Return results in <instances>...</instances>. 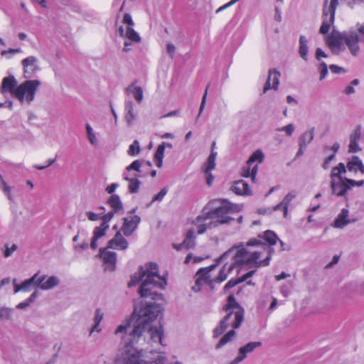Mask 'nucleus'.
Wrapping results in <instances>:
<instances>
[{"label":"nucleus","instance_id":"1","mask_svg":"<svg viewBox=\"0 0 364 364\" xmlns=\"http://www.w3.org/2000/svg\"><path fill=\"white\" fill-rule=\"evenodd\" d=\"M165 276L159 273L154 262L141 266L128 283L129 287L139 285L138 293L159 303L139 306L132 314L119 325L114 334L121 339L116 364H168L167 353L163 350L164 330L161 324L162 305L165 299L157 289H165Z\"/></svg>","mask_w":364,"mask_h":364},{"label":"nucleus","instance_id":"2","mask_svg":"<svg viewBox=\"0 0 364 364\" xmlns=\"http://www.w3.org/2000/svg\"><path fill=\"white\" fill-rule=\"evenodd\" d=\"M271 248L261 240H250L246 247H232L217 260V264L200 269L195 275L192 289L198 292L205 287L225 281L234 269L240 265L266 266L269 264Z\"/></svg>","mask_w":364,"mask_h":364},{"label":"nucleus","instance_id":"3","mask_svg":"<svg viewBox=\"0 0 364 364\" xmlns=\"http://www.w3.org/2000/svg\"><path fill=\"white\" fill-rule=\"evenodd\" d=\"M326 42L333 54H340L347 47L352 55L357 56L360 43L364 42V23H358L344 33L333 29L326 37Z\"/></svg>","mask_w":364,"mask_h":364},{"label":"nucleus","instance_id":"4","mask_svg":"<svg viewBox=\"0 0 364 364\" xmlns=\"http://www.w3.org/2000/svg\"><path fill=\"white\" fill-rule=\"evenodd\" d=\"M38 80H27L17 85V80L14 75H9L2 79L0 92L2 95L10 93L22 105H30L34 100L36 91L41 85Z\"/></svg>","mask_w":364,"mask_h":364},{"label":"nucleus","instance_id":"5","mask_svg":"<svg viewBox=\"0 0 364 364\" xmlns=\"http://www.w3.org/2000/svg\"><path fill=\"white\" fill-rule=\"evenodd\" d=\"M205 208L210 214V224L215 228L222 225L230 224L234 220L230 215L241 212L244 205L232 203L228 200H215L209 203Z\"/></svg>","mask_w":364,"mask_h":364},{"label":"nucleus","instance_id":"6","mask_svg":"<svg viewBox=\"0 0 364 364\" xmlns=\"http://www.w3.org/2000/svg\"><path fill=\"white\" fill-rule=\"evenodd\" d=\"M330 187L332 195L336 197H345L354 187L364 186V180H354L346 176L344 163L340 162L333 167L329 175Z\"/></svg>","mask_w":364,"mask_h":364},{"label":"nucleus","instance_id":"7","mask_svg":"<svg viewBox=\"0 0 364 364\" xmlns=\"http://www.w3.org/2000/svg\"><path fill=\"white\" fill-rule=\"evenodd\" d=\"M225 311L226 314L224 316V318L214 329L213 335L215 338L222 335L228 326H231L233 328H238L243 320V310L236 303L232 296H230L228 297V303L225 307Z\"/></svg>","mask_w":364,"mask_h":364},{"label":"nucleus","instance_id":"8","mask_svg":"<svg viewBox=\"0 0 364 364\" xmlns=\"http://www.w3.org/2000/svg\"><path fill=\"white\" fill-rule=\"evenodd\" d=\"M123 25L118 28L117 33L120 37L125 39L123 50L128 52L131 50V45L139 43L141 38L139 34L134 29V23L129 14H125L122 19Z\"/></svg>","mask_w":364,"mask_h":364},{"label":"nucleus","instance_id":"9","mask_svg":"<svg viewBox=\"0 0 364 364\" xmlns=\"http://www.w3.org/2000/svg\"><path fill=\"white\" fill-rule=\"evenodd\" d=\"M193 228L190 230H195V236L204 234L208 229L214 228L210 224V214L205 206L203 208L200 213L191 221Z\"/></svg>","mask_w":364,"mask_h":364},{"label":"nucleus","instance_id":"10","mask_svg":"<svg viewBox=\"0 0 364 364\" xmlns=\"http://www.w3.org/2000/svg\"><path fill=\"white\" fill-rule=\"evenodd\" d=\"M113 213H108L102 217V223L101 225L96 227L93 230V236L90 241V247L93 250L97 248L105 236L106 231L109 228L108 223L112 218Z\"/></svg>","mask_w":364,"mask_h":364},{"label":"nucleus","instance_id":"11","mask_svg":"<svg viewBox=\"0 0 364 364\" xmlns=\"http://www.w3.org/2000/svg\"><path fill=\"white\" fill-rule=\"evenodd\" d=\"M362 139V127L357 125L354 127L348 136V153L357 154L362 151L360 141Z\"/></svg>","mask_w":364,"mask_h":364},{"label":"nucleus","instance_id":"12","mask_svg":"<svg viewBox=\"0 0 364 364\" xmlns=\"http://www.w3.org/2000/svg\"><path fill=\"white\" fill-rule=\"evenodd\" d=\"M337 0H331L329 5L327 4L323 9V21L320 28V32L326 34L330 30L331 24L334 21L335 10Z\"/></svg>","mask_w":364,"mask_h":364},{"label":"nucleus","instance_id":"13","mask_svg":"<svg viewBox=\"0 0 364 364\" xmlns=\"http://www.w3.org/2000/svg\"><path fill=\"white\" fill-rule=\"evenodd\" d=\"M23 76L25 78L33 77L39 70V60L33 55L28 56L21 60Z\"/></svg>","mask_w":364,"mask_h":364},{"label":"nucleus","instance_id":"14","mask_svg":"<svg viewBox=\"0 0 364 364\" xmlns=\"http://www.w3.org/2000/svg\"><path fill=\"white\" fill-rule=\"evenodd\" d=\"M217 155L218 153L214 150L213 146L210 151V154L202 168L205 175L206 183L209 186H212L214 181V176L212 174V171L215 168L216 166Z\"/></svg>","mask_w":364,"mask_h":364},{"label":"nucleus","instance_id":"15","mask_svg":"<svg viewBox=\"0 0 364 364\" xmlns=\"http://www.w3.org/2000/svg\"><path fill=\"white\" fill-rule=\"evenodd\" d=\"M356 221L357 218L350 214L349 209L348 208H343L336 215L331 225L334 228L343 229Z\"/></svg>","mask_w":364,"mask_h":364},{"label":"nucleus","instance_id":"16","mask_svg":"<svg viewBox=\"0 0 364 364\" xmlns=\"http://www.w3.org/2000/svg\"><path fill=\"white\" fill-rule=\"evenodd\" d=\"M99 256L103 262L105 271L113 272L116 268L117 255L106 248H100Z\"/></svg>","mask_w":364,"mask_h":364},{"label":"nucleus","instance_id":"17","mask_svg":"<svg viewBox=\"0 0 364 364\" xmlns=\"http://www.w3.org/2000/svg\"><path fill=\"white\" fill-rule=\"evenodd\" d=\"M345 173L346 174L347 171L357 175L358 173L364 175V164L361 159L358 156H352L349 158L344 164Z\"/></svg>","mask_w":364,"mask_h":364},{"label":"nucleus","instance_id":"18","mask_svg":"<svg viewBox=\"0 0 364 364\" xmlns=\"http://www.w3.org/2000/svg\"><path fill=\"white\" fill-rule=\"evenodd\" d=\"M314 138V128H309L304 132L299 138V149L296 156L304 154L307 146L311 143Z\"/></svg>","mask_w":364,"mask_h":364},{"label":"nucleus","instance_id":"19","mask_svg":"<svg viewBox=\"0 0 364 364\" xmlns=\"http://www.w3.org/2000/svg\"><path fill=\"white\" fill-rule=\"evenodd\" d=\"M141 218L136 215H130L124 218V223L121 228L122 232L126 236L131 235L137 228Z\"/></svg>","mask_w":364,"mask_h":364},{"label":"nucleus","instance_id":"20","mask_svg":"<svg viewBox=\"0 0 364 364\" xmlns=\"http://www.w3.org/2000/svg\"><path fill=\"white\" fill-rule=\"evenodd\" d=\"M261 342H250L247 345L239 348L238 355L228 364H239L247 355L257 348L261 346Z\"/></svg>","mask_w":364,"mask_h":364},{"label":"nucleus","instance_id":"21","mask_svg":"<svg viewBox=\"0 0 364 364\" xmlns=\"http://www.w3.org/2000/svg\"><path fill=\"white\" fill-rule=\"evenodd\" d=\"M38 273L37 286L42 290H49L59 284V279L56 276L39 275Z\"/></svg>","mask_w":364,"mask_h":364},{"label":"nucleus","instance_id":"22","mask_svg":"<svg viewBox=\"0 0 364 364\" xmlns=\"http://www.w3.org/2000/svg\"><path fill=\"white\" fill-rule=\"evenodd\" d=\"M280 76L281 73L277 69L269 70L267 80L263 88V93L267 92L270 89L277 90L279 85Z\"/></svg>","mask_w":364,"mask_h":364},{"label":"nucleus","instance_id":"23","mask_svg":"<svg viewBox=\"0 0 364 364\" xmlns=\"http://www.w3.org/2000/svg\"><path fill=\"white\" fill-rule=\"evenodd\" d=\"M195 230H188L186 232V237L183 242L180 244H173V247L176 250H181L183 249H190L195 245Z\"/></svg>","mask_w":364,"mask_h":364},{"label":"nucleus","instance_id":"24","mask_svg":"<svg viewBox=\"0 0 364 364\" xmlns=\"http://www.w3.org/2000/svg\"><path fill=\"white\" fill-rule=\"evenodd\" d=\"M128 247V242L120 232H117L115 236L108 242V247L117 250H126Z\"/></svg>","mask_w":364,"mask_h":364},{"label":"nucleus","instance_id":"25","mask_svg":"<svg viewBox=\"0 0 364 364\" xmlns=\"http://www.w3.org/2000/svg\"><path fill=\"white\" fill-rule=\"evenodd\" d=\"M137 112L134 109V103L131 100L125 102L124 119L129 126L133 125L136 119Z\"/></svg>","mask_w":364,"mask_h":364},{"label":"nucleus","instance_id":"26","mask_svg":"<svg viewBox=\"0 0 364 364\" xmlns=\"http://www.w3.org/2000/svg\"><path fill=\"white\" fill-rule=\"evenodd\" d=\"M231 190L240 196H251L252 193L247 183L242 180L235 182L231 186Z\"/></svg>","mask_w":364,"mask_h":364},{"label":"nucleus","instance_id":"27","mask_svg":"<svg viewBox=\"0 0 364 364\" xmlns=\"http://www.w3.org/2000/svg\"><path fill=\"white\" fill-rule=\"evenodd\" d=\"M104 311L102 309L98 308L95 311V315L93 318L94 325L92 326L90 331V335H92L93 333H100L102 331V328H100V323L104 318Z\"/></svg>","mask_w":364,"mask_h":364},{"label":"nucleus","instance_id":"28","mask_svg":"<svg viewBox=\"0 0 364 364\" xmlns=\"http://www.w3.org/2000/svg\"><path fill=\"white\" fill-rule=\"evenodd\" d=\"M295 197L296 193L294 191L289 192L286 195L282 201L274 208V210L282 209L283 216L286 217L287 215L288 206Z\"/></svg>","mask_w":364,"mask_h":364},{"label":"nucleus","instance_id":"29","mask_svg":"<svg viewBox=\"0 0 364 364\" xmlns=\"http://www.w3.org/2000/svg\"><path fill=\"white\" fill-rule=\"evenodd\" d=\"M309 41L304 36L299 38V54L300 57L305 61L309 59Z\"/></svg>","mask_w":364,"mask_h":364},{"label":"nucleus","instance_id":"30","mask_svg":"<svg viewBox=\"0 0 364 364\" xmlns=\"http://www.w3.org/2000/svg\"><path fill=\"white\" fill-rule=\"evenodd\" d=\"M128 95L134 97L138 103H141L143 100L142 88L135 84H132L127 89Z\"/></svg>","mask_w":364,"mask_h":364},{"label":"nucleus","instance_id":"31","mask_svg":"<svg viewBox=\"0 0 364 364\" xmlns=\"http://www.w3.org/2000/svg\"><path fill=\"white\" fill-rule=\"evenodd\" d=\"M38 273H36L30 279L25 280L21 283L22 291L27 292L30 291L32 289L38 287L37 286Z\"/></svg>","mask_w":364,"mask_h":364},{"label":"nucleus","instance_id":"32","mask_svg":"<svg viewBox=\"0 0 364 364\" xmlns=\"http://www.w3.org/2000/svg\"><path fill=\"white\" fill-rule=\"evenodd\" d=\"M264 159V154L261 150H256L249 158L247 161V166L250 167V166H253L257 164V167L258 164H261Z\"/></svg>","mask_w":364,"mask_h":364},{"label":"nucleus","instance_id":"33","mask_svg":"<svg viewBox=\"0 0 364 364\" xmlns=\"http://www.w3.org/2000/svg\"><path fill=\"white\" fill-rule=\"evenodd\" d=\"M165 151V144H161L156 151L154 154L155 164L158 168H161L163 166V159Z\"/></svg>","mask_w":364,"mask_h":364},{"label":"nucleus","instance_id":"34","mask_svg":"<svg viewBox=\"0 0 364 364\" xmlns=\"http://www.w3.org/2000/svg\"><path fill=\"white\" fill-rule=\"evenodd\" d=\"M108 203L110 205V207L113 209V210L110 212L112 213L113 214L114 213H118L121 211L122 209V202L119 199V197L117 195H112L109 199Z\"/></svg>","mask_w":364,"mask_h":364},{"label":"nucleus","instance_id":"35","mask_svg":"<svg viewBox=\"0 0 364 364\" xmlns=\"http://www.w3.org/2000/svg\"><path fill=\"white\" fill-rule=\"evenodd\" d=\"M85 131L87 138L92 146H97L98 144V139L95 132L90 124H85Z\"/></svg>","mask_w":364,"mask_h":364},{"label":"nucleus","instance_id":"36","mask_svg":"<svg viewBox=\"0 0 364 364\" xmlns=\"http://www.w3.org/2000/svg\"><path fill=\"white\" fill-rule=\"evenodd\" d=\"M18 250V245L16 243L9 244L5 243L1 247V251L5 258H8Z\"/></svg>","mask_w":364,"mask_h":364},{"label":"nucleus","instance_id":"37","mask_svg":"<svg viewBox=\"0 0 364 364\" xmlns=\"http://www.w3.org/2000/svg\"><path fill=\"white\" fill-rule=\"evenodd\" d=\"M235 336V333L234 330L229 331L226 334H225L223 338L220 340L218 343L215 346L216 349H219L224 346L225 344L232 341Z\"/></svg>","mask_w":364,"mask_h":364},{"label":"nucleus","instance_id":"38","mask_svg":"<svg viewBox=\"0 0 364 364\" xmlns=\"http://www.w3.org/2000/svg\"><path fill=\"white\" fill-rule=\"evenodd\" d=\"M257 164L250 166V167L248 166L247 164L246 166L244 167V168L242 170V175L244 177H250V178H252V180L253 181H255L256 175H257Z\"/></svg>","mask_w":364,"mask_h":364},{"label":"nucleus","instance_id":"39","mask_svg":"<svg viewBox=\"0 0 364 364\" xmlns=\"http://www.w3.org/2000/svg\"><path fill=\"white\" fill-rule=\"evenodd\" d=\"M261 239L264 240L269 245L276 244L279 240L277 235L271 230L265 231L264 235L261 237Z\"/></svg>","mask_w":364,"mask_h":364},{"label":"nucleus","instance_id":"40","mask_svg":"<svg viewBox=\"0 0 364 364\" xmlns=\"http://www.w3.org/2000/svg\"><path fill=\"white\" fill-rule=\"evenodd\" d=\"M38 296V291H35L34 292H33L31 294V296L28 299H26L25 301L19 303L16 306V308L17 309H25V308L28 307L31 303L35 301V300L37 299Z\"/></svg>","mask_w":364,"mask_h":364},{"label":"nucleus","instance_id":"41","mask_svg":"<svg viewBox=\"0 0 364 364\" xmlns=\"http://www.w3.org/2000/svg\"><path fill=\"white\" fill-rule=\"evenodd\" d=\"M254 274V271H250L248 273L245 274H243L242 276L240 277V278L237 280H233V279H230L225 286V289H228V288H231V287H235L237 283L239 282H243L245 280H246L247 278L250 277L252 276V274Z\"/></svg>","mask_w":364,"mask_h":364},{"label":"nucleus","instance_id":"42","mask_svg":"<svg viewBox=\"0 0 364 364\" xmlns=\"http://www.w3.org/2000/svg\"><path fill=\"white\" fill-rule=\"evenodd\" d=\"M141 151L139 142L137 140H134L129 146L127 150L128 155L131 156H137Z\"/></svg>","mask_w":364,"mask_h":364},{"label":"nucleus","instance_id":"43","mask_svg":"<svg viewBox=\"0 0 364 364\" xmlns=\"http://www.w3.org/2000/svg\"><path fill=\"white\" fill-rule=\"evenodd\" d=\"M296 126L293 123H289L277 129V132H284L285 135L289 137L294 134Z\"/></svg>","mask_w":364,"mask_h":364},{"label":"nucleus","instance_id":"44","mask_svg":"<svg viewBox=\"0 0 364 364\" xmlns=\"http://www.w3.org/2000/svg\"><path fill=\"white\" fill-rule=\"evenodd\" d=\"M124 180L129 181V190L131 193H136L139 191L140 182L136 178H129L124 176Z\"/></svg>","mask_w":364,"mask_h":364},{"label":"nucleus","instance_id":"45","mask_svg":"<svg viewBox=\"0 0 364 364\" xmlns=\"http://www.w3.org/2000/svg\"><path fill=\"white\" fill-rule=\"evenodd\" d=\"M22 52V49L21 48H9L7 50H4L1 52V57H4L8 60L11 59L14 55L16 53H19Z\"/></svg>","mask_w":364,"mask_h":364},{"label":"nucleus","instance_id":"46","mask_svg":"<svg viewBox=\"0 0 364 364\" xmlns=\"http://www.w3.org/2000/svg\"><path fill=\"white\" fill-rule=\"evenodd\" d=\"M360 83V81L358 79H354L351 81V82L346 87L344 92L348 95H352L355 92V87L358 86Z\"/></svg>","mask_w":364,"mask_h":364},{"label":"nucleus","instance_id":"47","mask_svg":"<svg viewBox=\"0 0 364 364\" xmlns=\"http://www.w3.org/2000/svg\"><path fill=\"white\" fill-rule=\"evenodd\" d=\"M327 156L325 158L322 167L323 169L327 170L330 168L331 163L335 160L336 156L333 154H326Z\"/></svg>","mask_w":364,"mask_h":364},{"label":"nucleus","instance_id":"48","mask_svg":"<svg viewBox=\"0 0 364 364\" xmlns=\"http://www.w3.org/2000/svg\"><path fill=\"white\" fill-rule=\"evenodd\" d=\"M203 259H204L203 257L194 256L192 254H189L186 257L185 263L186 264H189V263L196 264V263H199V262H202Z\"/></svg>","mask_w":364,"mask_h":364},{"label":"nucleus","instance_id":"49","mask_svg":"<svg viewBox=\"0 0 364 364\" xmlns=\"http://www.w3.org/2000/svg\"><path fill=\"white\" fill-rule=\"evenodd\" d=\"M340 147L341 145L338 142H334L332 144V145L326 147V154H333L334 156H336V154L338 152Z\"/></svg>","mask_w":364,"mask_h":364},{"label":"nucleus","instance_id":"50","mask_svg":"<svg viewBox=\"0 0 364 364\" xmlns=\"http://www.w3.org/2000/svg\"><path fill=\"white\" fill-rule=\"evenodd\" d=\"M0 188L8 196L9 198H11V187L8 186L5 181L3 179L0 181Z\"/></svg>","mask_w":364,"mask_h":364},{"label":"nucleus","instance_id":"51","mask_svg":"<svg viewBox=\"0 0 364 364\" xmlns=\"http://www.w3.org/2000/svg\"><path fill=\"white\" fill-rule=\"evenodd\" d=\"M318 69L320 72V80H323L328 74L327 65L325 63H321L318 66Z\"/></svg>","mask_w":364,"mask_h":364},{"label":"nucleus","instance_id":"52","mask_svg":"<svg viewBox=\"0 0 364 364\" xmlns=\"http://www.w3.org/2000/svg\"><path fill=\"white\" fill-rule=\"evenodd\" d=\"M142 162L139 160L134 161L129 166L127 167V171H140Z\"/></svg>","mask_w":364,"mask_h":364},{"label":"nucleus","instance_id":"53","mask_svg":"<svg viewBox=\"0 0 364 364\" xmlns=\"http://www.w3.org/2000/svg\"><path fill=\"white\" fill-rule=\"evenodd\" d=\"M85 215H86L87 218L91 221H96L99 219L102 220V217L105 216V215H102L101 213H95L92 211L86 212Z\"/></svg>","mask_w":364,"mask_h":364},{"label":"nucleus","instance_id":"54","mask_svg":"<svg viewBox=\"0 0 364 364\" xmlns=\"http://www.w3.org/2000/svg\"><path fill=\"white\" fill-rule=\"evenodd\" d=\"M329 69L332 73L336 74H344L347 72L344 68L339 67L336 65H331Z\"/></svg>","mask_w":364,"mask_h":364},{"label":"nucleus","instance_id":"55","mask_svg":"<svg viewBox=\"0 0 364 364\" xmlns=\"http://www.w3.org/2000/svg\"><path fill=\"white\" fill-rule=\"evenodd\" d=\"M88 247V244L84 241L81 243L76 244L74 246V250L77 252H81L83 250H86Z\"/></svg>","mask_w":364,"mask_h":364},{"label":"nucleus","instance_id":"56","mask_svg":"<svg viewBox=\"0 0 364 364\" xmlns=\"http://www.w3.org/2000/svg\"><path fill=\"white\" fill-rule=\"evenodd\" d=\"M11 314V310L4 306H0V318L9 317Z\"/></svg>","mask_w":364,"mask_h":364},{"label":"nucleus","instance_id":"57","mask_svg":"<svg viewBox=\"0 0 364 364\" xmlns=\"http://www.w3.org/2000/svg\"><path fill=\"white\" fill-rule=\"evenodd\" d=\"M166 193L167 191L165 188L162 189L158 194H156L153 198L151 203H154L155 201H161L166 196Z\"/></svg>","mask_w":364,"mask_h":364},{"label":"nucleus","instance_id":"58","mask_svg":"<svg viewBox=\"0 0 364 364\" xmlns=\"http://www.w3.org/2000/svg\"><path fill=\"white\" fill-rule=\"evenodd\" d=\"M322 58H327L326 53L321 48H317L316 50V58L320 61Z\"/></svg>","mask_w":364,"mask_h":364},{"label":"nucleus","instance_id":"59","mask_svg":"<svg viewBox=\"0 0 364 364\" xmlns=\"http://www.w3.org/2000/svg\"><path fill=\"white\" fill-rule=\"evenodd\" d=\"M206 97H207V90H205V94L203 97L202 101H201V104H200V109H199L198 117L201 114V113L203 112V111L204 109L205 102H206Z\"/></svg>","mask_w":364,"mask_h":364},{"label":"nucleus","instance_id":"60","mask_svg":"<svg viewBox=\"0 0 364 364\" xmlns=\"http://www.w3.org/2000/svg\"><path fill=\"white\" fill-rule=\"evenodd\" d=\"M292 287V284H289V287H286L284 286L282 287L281 288V293L284 296H287L290 294L291 288Z\"/></svg>","mask_w":364,"mask_h":364},{"label":"nucleus","instance_id":"61","mask_svg":"<svg viewBox=\"0 0 364 364\" xmlns=\"http://www.w3.org/2000/svg\"><path fill=\"white\" fill-rule=\"evenodd\" d=\"M166 51L170 55H173L175 53V46L172 43H167Z\"/></svg>","mask_w":364,"mask_h":364},{"label":"nucleus","instance_id":"62","mask_svg":"<svg viewBox=\"0 0 364 364\" xmlns=\"http://www.w3.org/2000/svg\"><path fill=\"white\" fill-rule=\"evenodd\" d=\"M118 187V185L117 183H112L111 184L110 186H108L106 188V191L109 193H112L113 192H114V191L116 190V188Z\"/></svg>","mask_w":364,"mask_h":364},{"label":"nucleus","instance_id":"63","mask_svg":"<svg viewBox=\"0 0 364 364\" xmlns=\"http://www.w3.org/2000/svg\"><path fill=\"white\" fill-rule=\"evenodd\" d=\"M289 277H290L289 274H287L285 272H282V273H281L279 274L276 275L275 276V279L277 281H280L282 279H286V278Z\"/></svg>","mask_w":364,"mask_h":364},{"label":"nucleus","instance_id":"64","mask_svg":"<svg viewBox=\"0 0 364 364\" xmlns=\"http://www.w3.org/2000/svg\"><path fill=\"white\" fill-rule=\"evenodd\" d=\"M22 291L21 284H18L16 282V279L14 281V292L15 294Z\"/></svg>","mask_w":364,"mask_h":364}]
</instances>
